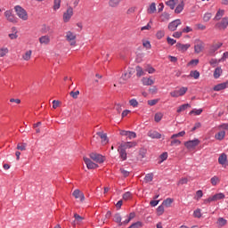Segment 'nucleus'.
<instances>
[{
	"label": "nucleus",
	"instance_id": "nucleus-1",
	"mask_svg": "<svg viewBox=\"0 0 228 228\" xmlns=\"http://www.w3.org/2000/svg\"><path fill=\"white\" fill-rule=\"evenodd\" d=\"M16 15L21 19V20H28V12L24 10L20 5H16L14 7Z\"/></svg>",
	"mask_w": 228,
	"mask_h": 228
},
{
	"label": "nucleus",
	"instance_id": "nucleus-2",
	"mask_svg": "<svg viewBox=\"0 0 228 228\" xmlns=\"http://www.w3.org/2000/svg\"><path fill=\"white\" fill-rule=\"evenodd\" d=\"M222 199H225L224 193H216L212 197L208 198L204 200V204H209V202H216V200H222Z\"/></svg>",
	"mask_w": 228,
	"mask_h": 228
},
{
	"label": "nucleus",
	"instance_id": "nucleus-3",
	"mask_svg": "<svg viewBox=\"0 0 228 228\" xmlns=\"http://www.w3.org/2000/svg\"><path fill=\"white\" fill-rule=\"evenodd\" d=\"M89 157L91 159H93V161H95V163H104L106 160V157L95 152L90 153Z\"/></svg>",
	"mask_w": 228,
	"mask_h": 228
},
{
	"label": "nucleus",
	"instance_id": "nucleus-4",
	"mask_svg": "<svg viewBox=\"0 0 228 228\" xmlns=\"http://www.w3.org/2000/svg\"><path fill=\"white\" fill-rule=\"evenodd\" d=\"M72 15H74V9L69 6L67 11L63 13V21L69 22L70 19H72Z\"/></svg>",
	"mask_w": 228,
	"mask_h": 228
},
{
	"label": "nucleus",
	"instance_id": "nucleus-5",
	"mask_svg": "<svg viewBox=\"0 0 228 228\" xmlns=\"http://www.w3.org/2000/svg\"><path fill=\"white\" fill-rule=\"evenodd\" d=\"M126 148L124 144H120L118 148V152H119V158L126 161L127 159V151H126Z\"/></svg>",
	"mask_w": 228,
	"mask_h": 228
},
{
	"label": "nucleus",
	"instance_id": "nucleus-6",
	"mask_svg": "<svg viewBox=\"0 0 228 228\" xmlns=\"http://www.w3.org/2000/svg\"><path fill=\"white\" fill-rule=\"evenodd\" d=\"M76 34L72 33V31H68L66 33V40L69 43L70 45H76Z\"/></svg>",
	"mask_w": 228,
	"mask_h": 228
},
{
	"label": "nucleus",
	"instance_id": "nucleus-7",
	"mask_svg": "<svg viewBox=\"0 0 228 228\" xmlns=\"http://www.w3.org/2000/svg\"><path fill=\"white\" fill-rule=\"evenodd\" d=\"M199 143H200V141L199 139H194L191 141L185 142L184 146L186 147V149L191 150L195 149L197 145H199Z\"/></svg>",
	"mask_w": 228,
	"mask_h": 228
},
{
	"label": "nucleus",
	"instance_id": "nucleus-8",
	"mask_svg": "<svg viewBox=\"0 0 228 228\" xmlns=\"http://www.w3.org/2000/svg\"><path fill=\"white\" fill-rule=\"evenodd\" d=\"M202 49H204V42H202L200 39H196L194 45V53L199 54L200 53H202Z\"/></svg>",
	"mask_w": 228,
	"mask_h": 228
},
{
	"label": "nucleus",
	"instance_id": "nucleus-9",
	"mask_svg": "<svg viewBox=\"0 0 228 228\" xmlns=\"http://www.w3.org/2000/svg\"><path fill=\"white\" fill-rule=\"evenodd\" d=\"M181 20L176 19L168 24L167 28L169 29V31H175L177 29V27L181 26Z\"/></svg>",
	"mask_w": 228,
	"mask_h": 228
},
{
	"label": "nucleus",
	"instance_id": "nucleus-10",
	"mask_svg": "<svg viewBox=\"0 0 228 228\" xmlns=\"http://www.w3.org/2000/svg\"><path fill=\"white\" fill-rule=\"evenodd\" d=\"M84 162L86 163V167L89 170H94V168H99V165L95 164L90 159H88L86 157H84Z\"/></svg>",
	"mask_w": 228,
	"mask_h": 228
},
{
	"label": "nucleus",
	"instance_id": "nucleus-11",
	"mask_svg": "<svg viewBox=\"0 0 228 228\" xmlns=\"http://www.w3.org/2000/svg\"><path fill=\"white\" fill-rule=\"evenodd\" d=\"M228 26V17L222 19L221 22L216 24V29H227Z\"/></svg>",
	"mask_w": 228,
	"mask_h": 228
},
{
	"label": "nucleus",
	"instance_id": "nucleus-12",
	"mask_svg": "<svg viewBox=\"0 0 228 228\" xmlns=\"http://www.w3.org/2000/svg\"><path fill=\"white\" fill-rule=\"evenodd\" d=\"M4 16L6 17L7 20H9V22H12L14 24L17 23V17L12 13V11H6L4 12Z\"/></svg>",
	"mask_w": 228,
	"mask_h": 228
},
{
	"label": "nucleus",
	"instance_id": "nucleus-13",
	"mask_svg": "<svg viewBox=\"0 0 228 228\" xmlns=\"http://www.w3.org/2000/svg\"><path fill=\"white\" fill-rule=\"evenodd\" d=\"M147 135L152 140H159V138H161V134L155 130H150Z\"/></svg>",
	"mask_w": 228,
	"mask_h": 228
},
{
	"label": "nucleus",
	"instance_id": "nucleus-14",
	"mask_svg": "<svg viewBox=\"0 0 228 228\" xmlns=\"http://www.w3.org/2000/svg\"><path fill=\"white\" fill-rule=\"evenodd\" d=\"M175 47L176 49H178V51H181V53H186V50L190 49V47H191V44L183 45L181 43H177Z\"/></svg>",
	"mask_w": 228,
	"mask_h": 228
},
{
	"label": "nucleus",
	"instance_id": "nucleus-15",
	"mask_svg": "<svg viewBox=\"0 0 228 228\" xmlns=\"http://www.w3.org/2000/svg\"><path fill=\"white\" fill-rule=\"evenodd\" d=\"M50 42L51 38L49 37V36H42L41 37H39V43L44 45H49Z\"/></svg>",
	"mask_w": 228,
	"mask_h": 228
},
{
	"label": "nucleus",
	"instance_id": "nucleus-16",
	"mask_svg": "<svg viewBox=\"0 0 228 228\" xmlns=\"http://www.w3.org/2000/svg\"><path fill=\"white\" fill-rule=\"evenodd\" d=\"M227 88V83H221L214 86L215 92H220V90H225Z\"/></svg>",
	"mask_w": 228,
	"mask_h": 228
},
{
	"label": "nucleus",
	"instance_id": "nucleus-17",
	"mask_svg": "<svg viewBox=\"0 0 228 228\" xmlns=\"http://www.w3.org/2000/svg\"><path fill=\"white\" fill-rule=\"evenodd\" d=\"M142 85H144V86H151L152 85H154V80L148 78V77H143L142 79Z\"/></svg>",
	"mask_w": 228,
	"mask_h": 228
},
{
	"label": "nucleus",
	"instance_id": "nucleus-18",
	"mask_svg": "<svg viewBox=\"0 0 228 228\" xmlns=\"http://www.w3.org/2000/svg\"><path fill=\"white\" fill-rule=\"evenodd\" d=\"M96 134L102 139V143H108V135L102 132H97Z\"/></svg>",
	"mask_w": 228,
	"mask_h": 228
},
{
	"label": "nucleus",
	"instance_id": "nucleus-19",
	"mask_svg": "<svg viewBox=\"0 0 228 228\" xmlns=\"http://www.w3.org/2000/svg\"><path fill=\"white\" fill-rule=\"evenodd\" d=\"M75 221L72 223V225H76V224H81L83 222L84 218L83 216H79V214H74Z\"/></svg>",
	"mask_w": 228,
	"mask_h": 228
},
{
	"label": "nucleus",
	"instance_id": "nucleus-20",
	"mask_svg": "<svg viewBox=\"0 0 228 228\" xmlns=\"http://www.w3.org/2000/svg\"><path fill=\"white\" fill-rule=\"evenodd\" d=\"M227 161V155L225 153H222L218 158V163L219 165H225V162Z\"/></svg>",
	"mask_w": 228,
	"mask_h": 228
},
{
	"label": "nucleus",
	"instance_id": "nucleus-21",
	"mask_svg": "<svg viewBox=\"0 0 228 228\" xmlns=\"http://www.w3.org/2000/svg\"><path fill=\"white\" fill-rule=\"evenodd\" d=\"M184 10V1H181V3L175 9V13H181Z\"/></svg>",
	"mask_w": 228,
	"mask_h": 228
},
{
	"label": "nucleus",
	"instance_id": "nucleus-22",
	"mask_svg": "<svg viewBox=\"0 0 228 228\" xmlns=\"http://www.w3.org/2000/svg\"><path fill=\"white\" fill-rule=\"evenodd\" d=\"M216 140H219V142H222L224 138H225V131H220L217 134H215Z\"/></svg>",
	"mask_w": 228,
	"mask_h": 228
},
{
	"label": "nucleus",
	"instance_id": "nucleus-23",
	"mask_svg": "<svg viewBox=\"0 0 228 228\" xmlns=\"http://www.w3.org/2000/svg\"><path fill=\"white\" fill-rule=\"evenodd\" d=\"M121 2L122 0H109V6H110V8H117Z\"/></svg>",
	"mask_w": 228,
	"mask_h": 228
},
{
	"label": "nucleus",
	"instance_id": "nucleus-24",
	"mask_svg": "<svg viewBox=\"0 0 228 228\" xmlns=\"http://www.w3.org/2000/svg\"><path fill=\"white\" fill-rule=\"evenodd\" d=\"M135 70L137 77H142V76H145V71H143V69H142L141 66H136Z\"/></svg>",
	"mask_w": 228,
	"mask_h": 228
},
{
	"label": "nucleus",
	"instance_id": "nucleus-25",
	"mask_svg": "<svg viewBox=\"0 0 228 228\" xmlns=\"http://www.w3.org/2000/svg\"><path fill=\"white\" fill-rule=\"evenodd\" d=\"M179 0H169L166 3V4L169 6L171 10H174L175 8V4H177Z\"/></svg>",
	"mask_w": 228,
	"mask_h": 228
},
{
	"label": "nucleus",
	"instance_id": "nucleus-26",
	"mask_svg": "<svg viewBox=\"0 0 228 228\" xmlns=\"http://www.w3.org/2000/svg\"><path fill=\"white\" fill-rule=\"evenodd\" d=\"M121 145H124L125 149H133V147H136L137 143L136 142H126Z\"/></svg>",
	"mask_w": 228,
	"mask_h": 228
},
{
	"label": "nucleus",
	"instance_id": "nucleus-27",
	"mask_svg": "<svg viewBox=\"0 0 228 228\" xmlns=\"http://www.w3.org/2000/svg\"><path fill=\"white\" fill-rule=\"evenodd\" d=\"M32 51L31 50H28L25 53V54L22 55V59L25 61H29L31 60V54H32Z\"/></svg>",
	"mask_w": 228,
	"mask_h": 228
},
{
	"label": "nucleus",
	"instance_id": "nucleus-28",
	"mask_svg": "<svg viewBox=\"0 0 228 228\" xmlns=\"http://www.w3.org/2000/svg\"><path fill=\"white\" fill-rule=\"evenodd\" d=\"M222 68L221 67H217L216 68L215 71H214V77L215 79H218V77H220V76H222Z\"/></svg>",
	"mask_w": 228,
	"mask_h": 228
},
{
	"label": "nucleus",
	"instance_id": "nucleus-29",
	"mask_svg": "<svg viewBox=\"0 0 228 228\" xmlns=\"http://www.w3.org/2000/svg\"><path fill=\"white\" fill-rule=\"evenodd\" d=\"M189 76L190 77H193L194 79H199V77H200V72H199L198 70H191Z\"/></svg>",
	"mask_w": 228,
	"mask_h": 228
},
{
	"label": "nucleus",
	"instance_id": "nucleus-30",
	"mask_svg": "<svg viewBox=\"0 0 228 228\" xmlns=\"http://www.w3.org/2000/svg\"><path fill=\"white\" fill-rule=\"evenodd\" d=\"M224 11L219 9L214 18V20H220V19H222V17H224Z\"/></svg>",
	"mask_w": 228,
	"mask_h": 228
},
{
	"label": "nucleus",
	"instance_id": "nucleus-31",
	"mask_svg": "<svg viewBox=\"0 0 228 228\" xmlns=\"http://www.w3.org/2000/svg\"><path fill=\"white\" fill-rule=\"evenodd\" d=\"M188 108H191V105L189 103H185L178 107L177 113H181V111H185V110H188Z\"/></svg>",
	"mask_w": 228,
	"mask_h": 228
},
{
	"label": "nucleus",
	"instance_id": "nucleus-32",
	"mask_svg": "<svg viewBox=\"0 0 228 228\" xmlns=\"http://www.w3.org/2000/svg\"><path fill=\"white\" fill-rule=\"evenodd\" d=\"M172 202H174V200L167 198L162 202V205L164 207L166 206V208H170V206H172Z\"/></svg>",
	"mask_w": 228,
	"mask_h": 228
},
{
	"label": "nucleus",
	"instance_id": "nucleus-33",
	"mask_svg": "<svg viewBox=\"0 0 228 228\" xmlns=\"http://www.w3.org/2000/svg\"><path fill=\"white\" fill-rule=\"evenodd\" d=\"M152 179H154V174L152 173L147 174L144 177L145 183H151Z\"/></svg>",
	"mask_w": 228,
	"mask_h": 228
},
{
	"label": "nucleus",
	"instance_id": "nucleus-34",
	"mask_svg": "<svg viewBox=\"0 0 228 228\" xmlns=\"http://www.w3.org/2000/svg\"><path fill=\"white\" fill-rule=\"evenodd\" d=\"M210 183H211L212 186H216V184H218V183H220V178H218V176L215 175L210 179Z\"/></svg>",
	"mask_w": 228,
	"mask_h": 228
},
{
	"label": "nucleus",
	"instance_id": "nucleus-35",
	"mask_svg": "<svg viewBox=\"0 0 228 228\" xmlns=\"http://www.w3.org/2000/svg\"><path fill=\"white\" fill-rule=\"evenodd\" d=\"M60 6H61V0H54L53 1V10H60Z\"/></svg>",
	"mask_w": 228,
	"mask_h": 228
},
{
	"label": "nucleus",
	"instance_id": "nucleus-36",
	"mask_svg": "<svg viewBox=\"0 0 228 228\" xmlns=\"http://www.w3.org/2000/svg\"><path fill=\"white\" fill-rule=\"evenodd\" d=\"M163 118V113L157 112L154 116L155 122H161V119Z\"/></svg>",
	"mask_w": 228,
	"mask_h": 228
},
{
	"label": "nucleus",
	"instance_id": "nucleus-37",
	"mask_svg": "<svg viewBox=\"0 0 228 228\" xmlns=\"http://www.w3.org/2000/svg\"><path fill=\"white\" fill-rule=\"evenodd\" d=\"M114 222H116L117 224H118L119 226H121L120 224H122V216H120V214H116L114 216Z\"/></svg>",
	"mask_w": 228,
	"mask_h": 228
},
{
	"label": "nucleus",
	"instance_id": "nucleus-38",
	"mask_svg": "<svg viewBox=\"0 0 228 228\" xmlns=\"http://www.w3.org/2000/svg\"><path fill=\"white\" fill-rule=\"evenodd\" d=\"M211 17H213V14L211 12H206L203 16L204 22H209Z\"/></svg>",
	"mask_w": 228,
	"mask_h": 228
},
{
	"label": "nucleus",
	"instance_id": "nucleus-39",
	"mask_svg": "<svg viewBox=\"0 0 228 228\" xmlns=\"http://www.w3.org/2000/svg\"><path fill=\"white\" fill-rule=\"evenodd\" d=\"M176 91L178 92V95H180V97H183V95H184V94L188 92V87H181L179 90Z\"/></svg>",
	"mask_w": 228,
	"mask_h": 228
},
{
	"label": "nucleus",
	"instance_id": "nucleus-40",
	"mask_svg": "<svg viewBox=\"0 0 228 228\" xmlns=\"http://www.w3.org/2000/svg\"><path fill=\"white\" fill-rule=\"evenodd\" d=\"M217 224L221 227H224V225L227 224V220H225L224 217H219L218 220H217Z\"/></svg>",
	"mask_w": 228,
	"mask_h": 228
},
{
	"label": "nucleus",
	"instance_id": "nucleus-41",
	"mask_svg": "<svg viewBox=\"0 0 228 228\" xmlns=\"http://www.w3.org/2000/svg\"><path fill=\"white\" fill-rule=\"evenodd\" d=\"M163 213H165V207L163 205H160L157 208V214L159 216H161V215H163Z\"/></svg>",
	"mask_w": 228,
	"mask_h": 228
},
{
	"label": "nucleus",
	"instance_id": "nucleus-42",
	"mask_svg": "<svg viewBox=\"0 0 228 228\" xmlns=\"http://www.w3.org/2000/svg\"><path fill=\"white\" fill-rule=\"evenodd\" d=\"M156 12V3H151L148 9V13H155Z\"/></svg>",
	"mask_w": 228,
	"mask_h": 228
},
{
	"label": "nucleus",
	"instance_id": "nucleus-43",
	"mask_svg": "<svg viewBox=\"0 0 228 228\" xmlns=\"http://www.w3.org/2000/svg\"><path fill=\"white\" fill-rule=\"evenodd\" d=\"M222 45H224L223 43H217V44L212 45L211 51H213V53H215L216 51H218V49H220V47H222Z\"/></svg>",
	"mask_w": 228,
	"mask_h": 228
},
{
	"label": "nucleus",
	"instance_id": "nucleus-44",
	"mask_svg": "<svg viewBox=\"0 0 228 228\" xmlns=\"http://www.w3.org/2000/svg\"><path fill=\"white\" fill-rule=\"evenodd\" d=\"M83 192H81V191H79V189H76L74 191H73V193H72V195H73V197H75V199H79V197H81V194H82Z\"/></svg>",
	"mask_w": 228,
	"mask_h": 228
},
{
	"label": "nucleus",
	"instance_id": "nucleus-45",
	"mask_svg": "<svg viewBox=\"0 0 228 228\" xmlns=\"http://www.w3.org/2000/svg\"><path fill=\"white\" fill-rule=\"evenodd\" d=\"M8 54V48H1L0 49V58H4Z\"/></svg>",
	"mask_w": 228,
	"mask_h": 228
},
{
	"label": "nucleus",
	"instance_id": "nucleus-46",
	"mask_svg": "<svg viewBox=\"0 0 228 228\" xmlns=\"http://www.w3.org/2000/svg\"><path fill=\"white\" fill-rule=\"evenodd\" d=\"M186 134L185 131L179 132L178 134H175L171 136V139L174 140V138H179V136H184Z\"/></svg>",
	"mask_w": 228,
	"mask_h": 228
},
{
	"label": "nucleus",
	"instance_id": "nucleus-47",
	"mask_svg": "<svg viewBox=\"0 0 228 228\" xmlns=\"http://www.w3.org/2000/svg\"><path fill=\"white\" fill-rule=\"evenodd\" d=\"M133 193H131V191H126L123 194V200H129V199H131Z\"/></svg>",
	"mask_w": 228,
	"mask_h": 228
},
{
	"label": "nucleus",
	"instance_id": "nucleus-48",
	"mask_svg": "<svg viewBox=\"0 0 228 228\" xmlns=\"http://www.w3.org/2000/svg\"><path fill=\"white\" fill-rule=\"evenodd\" d=\"M162 21L168 20L170 19V14L168 12H163L161 15Z\"/></svg>",
	"mask_w": 228,
	"mask_h": 228
},
{
	"label": "nucleus",
	"instance_id": "nucleus-49",
	"mask_svg": "<svg viewBox=\"0 0 228 228\" xmlns=\"http://www.w3.org/2000/svg\"><path fill=\"white\" fill-rule=\"evenodd\" d=\"M156 37L159 40H161L163 37H165V31L164 30H159L156 34Z\"/></svg>",
	"mask_w": 228,
	"mask_h": 228
},
{
	"label": "nucleus",
	"instance_id": "nucleus-50",
	"mask_svg": "<svg viewBox=\"0 0 228 228\" xmlns=\"http://www.w3.org/2000/svg\"><path fill=\"white\" fill-rule=\"evenodd\" d=\"M203 110L199 109V110H192L190 111V115H200L202 113Z\"/></svg>",
	"mask_w": 228,
	"mask_h": 228
},
{
	"label": "nucleus",
	"instance_id": "nucleus-51",
	"mask_svg": "<svg viewBox=\"0 0 228 228\" xmlns=\"http://www.w3.org/2000/svg\"><path fill=\"white\" fill-rule=\"evenodd\" d=\"M129 104L133 106V108H138V101H136V99L130 100Z\"/></svg>",
	"mask_w": 228,
	"mask_h": 228
},
{
	"label": "nucleus",
	"instance_id": "nucleus-52",
	"mask_svg": "<svg viewBox=\"0 0 228 228\" xmlns=\"http://www.w3.org/2000/svg\"><path fill=\"white\" fill-rule=\"evenodd\" d=\"M167 44L169 45H174L175 44L177 43V41L175 39H174V38H172L170 37H167Z\"/></svg>",
	"mask_w": 228,
	"mask_h": 228
},
{
	"label": "nucleus",
	"instance_id": "nucleus-53",
	"mask_svg": "<svg viewBox=\"0 0 228 228\" xmlns=\"http://www.w3.org/2000/svg\"><path fill=\"white\" fill-rule=\"evenodd\" d=\"M218 63H220V61L216 59H211L210 61H209V64L212 67H216V65H218Z\"/></svg>",
	"mask_w": 228,
	"mask_h": 228
},
{
	"label": "nucleus",
	"instance_id": "nucleus-54",
	"mask_svg": "<svg viewBox=\"0 0 228 228\" xmlns=\"http://www.w3.org/2000/svg\"><path fill=\"white\" fill-rule=\"evenodd\" d=\"M160 159H161V163H163V161L167 160V159L168 158V153L167 152H163L160 156H159Z\"/></svg>",
	"mask_w": 228,
	"mask_h": 228
},
{
	"label": "nucleus",
	"instance_id": "nucleus-55",
	"mask_svg": "<svg viewBox=\"0 0 228 228\" xmlns=\"http://www.w3.org/2000/svg\"><path fill=\"white\" fill-rule=\"evenodd\" d=\"M69 95L73 98V99H77V96L79 95V91H71L69 93Z\"/></svg>",
	"mask_w": 228,
	"mask_h": 228
},
{
	"label": "nucleus",
	"instance_id": "nucleus-56",
	"mask_svg": "<svg viewBox=\"0 0 228 228\" xmlns=\"http://www.w3.org/2000/svg\"><path fill=\"white\" fill-rule=\"evenodd\" d=\"M159 100L158 99H154V100H150L148 101V104L149 106H156V104H158Z\"/></svg>",
	"mask_w": 228,
	"mask_h": 228
},
{
	"label": "nucleus",
	"instance_id": "nucleus-57",
	"mask_svg": "<svg viewBox=\"0 0 228 228\" xmlns=\"http://www.w3.org/2000/svg\"><path fill=\"white\" fill-rule=\"evenodd\" d=\"M17 149L18 151H26V143H19Z\"/></svg>",
	"mask_w": 228,
	"mask_h": 228
},
{
	"label": "nucleus",
	"instance_id": "nucleus-58",
	"mask_svg": "<svg viewBox=\"0 0 228 228\" xmlns=\"http://www.w3.org/2000/svg\"><path fill=\"white\" fill-rule=\"evenodd\" d=\"M193 215H194L195 218H200V216H202V214L200 213V209H196L193 212Z\"/></svg>",
	"mask_w": 228,
	"mask_h": 228
},
{
	"label": "nucleus",
	"instance_id": "nucleus-59",
	"mask_svg": "<svg viewBox=\"0 0 228 228\" xmlns=\"http://www.w3.org/2000/svg\"><path fill=\"white\" fill-rule=\"evenodd\" d=\"M203 195H204V193L202 192L201 190L197 191V192H196V200H199V199H202Z\"/></svg>",
	"mask_w": 228,
	"mask_h": 228
},
{
	"label": "nucleus",
	"instance_id": "nucleus-60",
	"mask_svg": "<svg viewBox=\"0 0 228 228\" xmlns=\"http://www.w3.org/2000/svg\"><path fill=\"white\" fill-rule=\"evenodd\" d=\"M128 138L129 140H133V138H136V133L128 131Z\"/></svg>",
	"mask_w": 228,
	"mask_h": 228
},
{
	"label": "nucleus",
	"instance_id": "nucleus-61",
	"mask_svg": "<svg viewBox=\"0 0 228 228\" xmlns=\"http://www.w3.org/2000/svg\"><path fill=\"white\" fill-rule=\"evenodd\" d=\"M131 77V75L128 74L127 72L124 73L121 77V78L124 80V81H127V79H129Z\"/></svg>",
	"mask_w": 228,
	"mask_h": 228
},
{
	"label": "nucleus",
	"instance_id": "nucleus-62",
	"mask_svg": "<svg viewBox=\"0 0 228 228\" xmlns=\"http://www.w3.org/2000/svg\"><path fill=\"white\" fill-rule=\"evenodd\" d=\"M120 172L122 174V175H124V177H128L129 175V171L124 169V168H120Z\"/></svg>",
	"mask_w": 228,
	"mask_h": 228
},
{
	"label": "nucleus",
	"instance_id": "nucleus-63",
	"mask_svg": "<svg viewBox=\"0 0 228 228\" xmlns=\"http://www.w3.org/2000/svg\"><path fill=\"white\" fill-rule=\"evenodd\" d=\"M142 45H143V47H145L146 49H151V47L150 41H143Z\"/></svg>",
	"mask_w": 228,
	"mask_h": 228
},
{
	"label": "nucleus",
	"instance_id": "nucleus-64",
	"mask_svg": "<svg viewBox=\"0 0 228 228\" xmlns=\"http://www.w3.org/2000/svg\"><path fill=\"white\" fill-rule=\"evenodd\" d=\"M228 58V52L224 53L223 57L219 59V61H225Z\"/></svg>",
	"mask_w": 228,
	"mask_h": 228
}]
</instances>
